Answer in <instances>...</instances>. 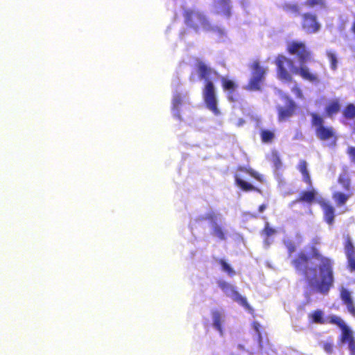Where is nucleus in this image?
<instances>
[{"label":"nucleus","mask_w":355,"mask_h":355,"mask_svg":"<svg viewBox=\"0 0 355 355\" xmlns=\"http://www.w3.org/2000/svg\"><path fill=\"white\" fill-rule=\"evenodd\" d=\"M338 183L345 191H354L348 168L346 166L343 168L342 172L339 174Z\"/></svg>","instance_id":"nucleus-17"},{"label":"nucleus","mask_w":355,"mask_h":355,"mask_svg":"<svg viewBox=\"0 0 355 355\" xmlns=\"http://www.w3.org/2000/svg\"><path fill=\"white\" fill-rule=\"evenodd\" d=\"M327 320L328 322L337 325L341 329L340 341L342 343H347L349 346L355 342L353 332L339 316L331 315L328 317Z\"/></svg>","instance_id":"nucleus-7"},{"label":"nucleus","mask_w":355,"mask_h":355,"mask_svg":"<svg viewBox=\"0 0 355 355\" xmlns=\"http://www.w3.org/2000/svg\"><path fill=\"white\" fill-rule=\"evenodd\" d=\"M341 110V101L340 98H335L328 101L324 107V114L329 118L339 113Z\"/></svg>","instance_id":"nucleus-16"},{"label":"nucleus","mask_w":355,"mask_h":355,"mask_svg":"<svg viewBox=\"0 0 355 355\" xmlns=\"http://www.w3.org/2000/svg\"><path fill=\"white\" fill-rule=\"evenodd\" d=\"M220 82L223 91L227 92V100L232 103L237 101L238 94L236 92L238 87L237 84L234 80L225 77H221Z\"/></svg>","instance_id":"nucleus-12"},{"label":"nucleus","mask_w":355,"mask_h":355,"mask_svg":"<svg viewBox=\"0 0 355 355\" xmlns=\"http://www.w3.org/2000/svg\"><path fill=\"white\" fill-rule=\"evenodd\" d=\"M353 195L354 191H346V193L340 191H336L332 194V198L337 205L343 206Z\"/></svg>","instance_id":"nucleus-20"},{"label":"nucleus","mask_w":355,"mask_h":355,"mask_svg":"<svg viewBox=\"0 0 355 355\" xmlns=\"http://www.w3.org/2000/svg\"><path fill=\"white\" fill-rule=\"evenodd\" d=\"M301 29L306 34H315L321 29V24L315 13L306 12L300 15Z\"/></svg>","instance_id":"nucleus-6"},{"label":"nucleus","mask_w":355,"mask_h":355,"mask_svg":"<svg viewBox=\"0 0 355 355\" xmlns=\"http://www.w3.org/2000/svg\"><path fill=\"white\" fill-rule=\"evenodd\" d=\"M218 263L220 265L221 269L229 276L232 277L236 274L233 268L224 259H218Z\"/></svg>","instance_id":"nucleus-29"},{"label":"nucleus","mask_w":355,"mask_h":355,"mask_svg":"<svg viewBox=\"0 0 355 355\" xmlns=\"http://www.w3.org/2000/svg\"><path fill=\"white\" fill-rule=\"evenodd\" d=\"M318 204L321 207L323 214L324 220L329 225H332L334 223L335 218V208L331 203L324 198H320L318 200Z\"/></svg>","instance_id":"nucleus-14"},{"label":"nucleus","mask_w":355,"mask_h":355,"mask_svg":"<svg viewBox=\"0 0 355 355\" xmlns=\"http://www.w3.org/2000/svg\"><path fill=\"white\" fill-rule=\"evenodd\" d=\"M342 116L345 120H355V105L347 103L342 110Z\"/></svg>","instance_id":"nucleus-24"},{"label":"nucleus","mask_w":355,"mask_h":355,"mask_svg":"<svg viewBox=\"0 0 355 355\" xmlns=\"http://www.w3.org/2000/svg\"><path fill=\"white\" fill-rule=\"evenodd\" d=\"M251 69L252 70V76L257 77L258 78L264 79L265 74L266 71L264 68H263L258 60H255L251 65Z\"/></svg>","instance_id":"nucleus-23"},{"label":"nucleus","mask_w":355,"mask_h":355,"mask_svg":"<svg viewBox=\"0 0 355 355\" xmlns=\"http://www.w3.org/2000/svg\"><path fill=\"white\" fill-rule=\"evenodd\" d=\"M182 15L185 25L196 33L200 30L208 33L222 32L218 26L212 25L208 17L198 9H184Z\"/></svg>","instance_id":"nucleus-4"},{"label":"nucleus","mask_w":355,"mask_h":355,"mask_svg":"<svg viewBox=\"0 0 355 355\" xmlns=\"http://www.w3.org/2000/svg\"><path fill=\"white\" fill-rule=\"evenodd\" d=\"M277 233V230L271 227L268 222L265 223L263 229L261 230V234L266 239Z\"/></svg>","instance_id":"nucleus-32"},{"label":"nucleus","mask_w":355,"mask_h":355,"mask_svg":"<svg viewBox=\"0 0 355 355\" xmlns=\"http://www.w3.org/2000/svg\"><path fill=\"white\" fill-rule=\"evenodd\" d=\"M318 193L316 189L311 188L309 190L302 191L298 195L297 198L293 201V203H306L312 205L313 203H318L321 197H318Z\"/></svg>","instance_id":"nucleus-13"},{"label":"nucleus","mask_w":355,"mask_h":355,"mask_svg":"<svg viewBox=\"0 0 355 355\" xmlns=\"http://www.w3.org/2000/svg\"><path fill=\"white\" fill-rule=\"evenodd\" d=\"M218 286L222 289V291L227 295L231 297L234 301L239 303L240 305L245 308L249 311H252V309L248 303V301L245 297H243L239 294V293L236 290L235 287L231 285L230 284L225 282V281H219L218 282Z\"/></svg>","instance_id":"nucleus-8"},{"label":"nucleus","mask_w":355,"mask_h":355,"mask_svg":"<svg viewBox=\"0 0 355 355\" xmlns=\"http://www.w3.org/2000/svg\"><path fill=\"white\" fill-rule=\"evenodd\" d=\"M263 80L253 77L250 78L248 84L247 85L246 89L248 90L258 91L261 89V83Z\"/></svg>","instance_id":"nucleus-26"},{"label":"nucleus","mask_w":355,"mask_h":355,"mask_svg":"<svg viewBox=\"0 0 355 355\" xmlns=\"http://www.w3.org/2000/svg\"><path fill=\"white\" fill-rule=\"evenodd\" d=\"M324 350L329 354H331L334 351V344L332 342H326L323 344Z\"/></svg>","instance_id":"nucleus-37"},{"label":"nucleus","mask_w":355,"mask_h":355,"mask_svg":"<svg viewBox=\"0 0 355 355\" xmlns=\"http://www.w3.org/2000/svg\"><path fill=\"white\" fill-rule=\"evenodd\" d=\"M311 125L315 128V134L320 141L337 140L335 129L332 126L324 125V120L322 116L316 113H311Z\"/></svg>","instance_id":"nucleus-5"},{"label":"nucleus","mask_w":355,"mask_h":355,"mask_svg":"<svg viewBox=\"0 0 355 355\" xmlns=\"http://www.w3.org/2000/svg\"><path fill=\"white\" fill-rule=\"evenodd\" d=\"M327 56L329 60L331 69L335 71L337 69L338 63L336 54L334 52L329 51L327 52Z\"/></svg>","instance_id":"nucleus-33"},{"label":"nucleus","mask_w":355,"mask_h":355,"mask_svg":"<svg viewBox=\"0 0 355 355\" xmlns=\"http://www.w3.org/2000/svg\"><path fill=\"white\" fill-rule=\"evenodd\" d=\"M260 137L261 141L265 144L271 143L275 135V132L272 130H267V129H262L260 131Z\"/></svg>","instance_id":"nucleus-25"},{"label":"nucleus","mask_w":355,"mask_h":355,"mask_svg":"<svg viewBox=\"0 0 355 355\" xmlns=\"http://www.w3.org/2000/svg\"><path fill=\"white\" fill-rule=\"evenodd\" d=\"M286 105L285 106H278L277 119L279 122L288 121L295 115L297 105L295 101L288 96H286Z\"/></svg>","instance_id":"nucleus-9"},{"label":"nucleus","mask_w":355,"mask_h":355,"mask_svg":"<svg viewBox=\"0 0 355 355\" xmlns=\"http://www.w3.org/2000/svg\"><path fill=\"white\" fill-rule=\"evenodd\" d=\"M189 79L190 82H191V83H195L196 82V78H195L194 74H193V73H191L189 76Z\"/></svg>","instance_id":"nucleus-42"},{"label":"nucleus","mask_w":355,"mask_h":355,"mask_svg":"<svg viewBox=\"0 0 355 355\" xmlns=\"http://www.w3.org/2000/svg\"><path fill=\"white\" fill-rule=\"evenodd\" d=\"M320 244L318 237L311 240V244L306 246L309 253L304 250H300L297 253L296 245L293 241H287L285 245L288 256L291 258V264L296 272L302 275L309 282L316 277L317 272L320 274V280L316 285L317 291L327 295L334 286V261L323 255L317 245Z\"/></svg>","instance_id":"nucleus-1"},{"label":"nucleus","mask_w":355,"mask_h":355,"mask_svg":"<svg viewBox=\"0 0 355 355\" xmlns=\"http://www.w3.org/2000/svg\"><path fill=\"white\" fill-rule=\"evenodd\" d=\"M308 317L311 323L323 324L327 322L324 318V313L320 309L314 310L309 314Z\"/></svg>","instance_id":"nucleus-22"},{"label":"nucleus","mask_w":355,"mask_h":355,"mask_svg":"<svg viewBox=\"0 0 355 355\" xmlns=\"http://www.w3.org/2000/svg\"><path fill=\"white\" fill-rule=\"evenodd\" d=\"M286 51L288 54L296 56L300 67H295L293 60L291 58L282 54L278 55L275 59V64L277 65V77L279 80L288 83L293 81V77L287 70V68H288L292 73L300 75L305 80L311 83L319 81L318 74L311 72L310 69L305 65L306 62L313 60V53L304 42L292 40L288 42Z\"/></svg>","instance_id":"nucleus-2"},{"label":"nucleus","mask_w":355,"mask_h":355,"mask_svg":"<svg viewBox=\"0 0 355 355\" xmlns=\"http://www.w3.org/2000/svg\"><path fill=\"white\" fill-rule=\"evenodd\" d=\"M212 234L220 240L224 241L226 239L225 232L224 229L218 224H214V225H213Z\"/></svg>","instance_id":"nucleus-28"},{"label":"nucleus","mask_w":355,"mask_h":355,"mask_svg":"<svg viewBox=\"0 0 355 355\" xmlns=\"http://www.w3.org/2000/svg\"><path fill=\"white\" fill-rule=\"evenodd\" d=\"M351 355H355V342L348 346Z\"/></svg>","instance_id":"nucleus-40"},{"label":"nucleus","mask_w":355,"mask_h":355,"mask_svg":"<svg viewBox=\"0 0 355 355\" xmlns=\"http://www.w3.org/2000/svg\"><path fill=\"white\" fill-rule=\"evenodd\" d=\"M247 173L252 178L256 179L260 182H262L263 181V176L260 175L259 173L253 171V170H246Z\"/></svg>","instance_id":"nucleus-35"},{"label":"nucleus","mask_w":355,"mask_h":355,"mask_svg":"<svg viewBox=\"0 0 355 355\" xmlns=\"http://www.w3.org/2000/svg\"><path fill=\"white\" fill-rule=\"evenodd\" d=\"M200 219L208 220L212 223V225L217 224V216L214 212L207 213L204 216H202Z\"/></svg>","instance_id":"nucleus-34"},{"label":"nucleus","mask_w":355,"mask_h":355,"mask_svg":"<svg viewBox=\"0 0 355 355\" xmlns=\"http://www.w3.org/2000/svg\"><path fill=\"white\" fill-rule=\"evenodd\" d=\"M235 184L243 191L249 192V191H256L259 193H262V191L258 187L253 186L251 183L248 182L241 178H239L237 175H235L234 178Z\"/></svg>","instance_id":"nucleus-18"},{"label":"nucleus","mask_w":355,"mask_h":355,"mask_svg":"<svg viewBox=\"0 0 355 355\" xmlns=\"http://www.w3.org/2000/svg\"><path fill=\"white\" fill-rule=\"evenodd\" d=\"M339 296L343 305L345 306L347 313L355 318V300L352 293L344 286H341L339 288Z\"/></svg>","instance_id":"nucleus-10"},{"label":"nucleus","mask_w":355,"mask_h":355,"mask_svg":"<svg viewBox=\"0 0 355 355\" xmlns=\"http://www.w3.org/2000/svg\"><path fill=\"white\" fill-rule=\"evenodd\" d=\"M266 207L267 206L265 204H262V205H259V207L258 208L259 212H260V213L263 212L266 209Z\"/></svg>","instance_id":"nucleus-41"},{"label":"nucleus","mask_w":355,"mask_h":355,"mask_svg":"<svg viewBox=\"0 0 355 355\" xmlns=\"http://www.w3.org/2000/svg\"><path fill=\"white\" fill-rule=\"evenodd\" d=\"M302 138H303L302 132L300 130H297L295 132V134L293 139H295V140H300V139H302Z\"/></svg>","instance_id":"nucleus-39"},{"label":"nucleus","mask_w":355,"mask_h":355,"mask_svg":"<svg viewBox=\"0 0 355 355\" xmlns=\"http://www.w3.org/2000/svg\"><path fill=\"white\" fill-rule=\"evenodd\" d=\"M213 3L217 14L222 15L226 18L232 16L231 0H214Z\"/></svg>","instance_id":"nucleus-15"},{"label":"nucleus","mask_w":355,"mask_h":355,"mask_svg":"<svg viewBox=\"0 0 355 355\" xmlns=\"http://www.w3.org/2000/svg\"><path fill=\"white\" fill-rule=\"evenodd\" d=\"M292 92L295 94L296 97L299 98H303L302 92L297 85H295L292 88Z\"/></svg>","instance_id":"nucleus-38"},{"label":"nucleus","mask_w":355,"mask_h":355,"mask_svg":"<svg viewBox=\"0 0 355 355\" xmlns=\"http://www.w3.org/2000/svg\"><path fill=\"white\" fill-rule=\"evenodd\" d=\"M347 154L349 155L351 162L355 164V147H348Z\"/></svg>","instance_id":"nucleus-36"},{"label":"nucleus","mask_w":355,"mask_h":355,"mask_svg":"<svg viewBox=\"0 0 355 355\" xmlns=\"http://www.w3.org/2000/svg\"><path fill=\"white\" fill-rule=\"evenodd\" d=\"M182 97L180 94H175L172 99V109L178 111L180 107L182 104Z\"/></svg>","instance_id":"nucleus-31"},{"label":"nucleus","mask_w":355,"mask_h":355,"mask_svg":"<svg viewBox=\"0 0 355 355\" xmlns=\"http://www.w3.org/2000/svg\"><path fill=\"white\" fill-rule=\"evenodd\" d=\"M281 8L287 14L300 15V6L297 3L284 2L281 5Z\"/></svg>","instance_id":"nucleus-21"},{"label":"nucleus","mask_w":355,"mask_h":355,"mask_svg":"<svg viewBox=\"0 0 355 355\" xmlns=\"http://www.w3.org/2000/svg\"><path fill=\"white\" fill-rule=\"evenodd\" d=\"M304 5L307 8H314L315 6H319L320 8H325L326 3L324 0H306L304 3Z\"/></svg>","instance_id":"nucleus-30"},{"label":"nucleus","mask_w":355,"mask_h":355,"mask_svg":"<svg viewBox=\"0 0 355 355\" xmlns=\"http://www.w3.org/2000/svg\"><path fill=\"white\" fill-rule=\"evenodd\" d=\"M343 246L347 260V268L351 272H355V246L349 235L345 236Z\"/></svg>","instance_id":"nucleus-11"},{"label":"nucleus","mask_w":355,"mask_h":355,"mask_svg":"<svg viewBox=\"0 0 355 355\" xmlns=\"http://www.w3.org/2000/svg\"><path fill=\"white\" fill-rule=\"evenodd\" d=\"M197 71L199 78L205 80V85L202 92L204 103L207 109L215 115H218L220 110L217 106L218 100L215 86L214 83L209 80L212 75H218V73L202 61L197 62Z\"/></svg>","instance_id":"nucleus-3"},{"label":"nucleus","mask_w":355,"mask_h":355,"mask_svg":"<svg viewBox=\"0 0 355 355\" xmlns=\"http://www.w3.org/2000/svg\"><path fill=\"white\" fill-rule=\"evenodd\" d=\"M213 317V324L214 327L222 333L221 313L219 311L215 310L211 313Z\"/></svg>","instance_id":"nucleus-27"},{"label":"nucleus","mask_w":355,"mask_h":355,"mask_svg":"<svg viewBox=\"0 0 355 355\" xmlns=\"http://www.w3.org/2000/svg\"><path fill=\"white\" fill-rule=\"evenodd\" d=\"M297 168L301 173L303 181L309 186H311L312 180L307 169L306 162L304 159L300 160Z\"/></svg>","instance_id":"nucleus-19"}]
</instances>
